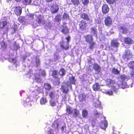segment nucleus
<instances>
[{
	"label": "nucleus",
	"instance_id": "f257e3e1",
	"mask_svg": "<svg viewBox=\"0 0 134 134\" xmlns=\"http://www.w3.org/2000/svg\"><path fill=\"white\" fill-rule=\"evenodd\" d=\"M85 41L89 44V48L93 49L94 48L96 44L95 42L93 41L92 36L90 35H87L84 36Z\"/></svg>",
	"mask_w": 134,
	"mask_h": 134
},
{
	"label": "nucleus",
	"instance_id": "f03ea898",
	"mask_svg": "<svg viewBox=\"0 0 134 134\" xmlns=\"http://www.w3.org/2000/svg\"><path fill=\"white\" fill-rule=\"evenodd\" d=\"M79 28L82 31H85L88 26V23L85 20H82L80 21L79 24Z\"/></svg>",
	"mask_w": 134,
	"mask_h": 134
},
{
	"label": "nucleus",
	"instance_id": "7ed1b4c3",
	"mask_svg": "<svg viewBox=\"0 0 134 134\" xmlns=\"http://www.w3.org/2000/svg\"><path fill=\"white\" fill-rule=\"evenodd\" d=\"M104 22L105 25L108 27L111 26L113 22L111 18L109 16H107L105 18Z\"/></svg>",
	"mask_w": 134,
	"mask_h": 134
},
{
	"label": "nucleus",
	"instance_id": "20e7f679",
	"mask_svg": "<svg viewBox=\"0 0 134 134\" xmlns=\"http://www.w3.org/2000/svg\"><path fill=\"white\" fill-rule=\"evenodd\" d=\"M125 58L127 59H129L132 58L133 55L130 49H127L125 51V54L124 55Z\"/></svg>",
	"mask_w": 134,
	"mask_h": 134
},
{
	"label": "nucleus",
	"instance_id": "39448f33",
	"mask_svg": "<svg viewBox=\"0 0 134 134\" xmlns=\"http://www.w3.org/2000/svg\"><path fill=\"white\" fill-rule=\"evenodd\" d=\"M65 42L64 41H62L59 43L60 44V46L61 48L63 49L67 50L69 48V44L66 43L65 44Z\"/></svg>",
	"mask_w": 134,
	"mask_h": 134
},
{
	"label": "nucleus",
	"instance_id": "423d86ee",
	"mask_svg": "<svg viewBox=\"0 0 134 134\" xmlns=\"http://www.w3.org/2000/svg\"><path fill=\"white\" fill-rule=\"evenodd\" d=\"M105 82L106 85L109 87L112 85H114L116 83L115 80L109 78L107 79L106 80Z\"/></svg>",
	"mask_w": 134,
	"mask_h": 134
},
{
	"label": "nucleus",
	"instance_id": "0eeeda50",
	"mask_svg": "<svg viewBox=\"0 0 134 134\" xmlns=\"http://www.w3.org/2000/svg\"><path fill=\"white\" fill-rule=\"evenodd\" d=\"M119 44V43L116 39L112 40L110 42L111 46L113 48H118Z\"/></svg>",
	"mask_w": 134,
	"mask_h": 134
},
{
	"label": "nucleus",
	"instance_id": "6e6552de",
	"mask_svg": "<svg viewBox=\"0 0 134 134\" xmlns=\"http://www.w3.org/2000/svg\"><path fill=\"white\" fill-rule=\"evenodd\" d=\"M22 8L20 6H16L14 7V12L17 16H20L22 13Z\"/></svg>",
	"mask_w": 134,
	"mask_h": 134
},
{
	"label": "nucleus",
	"instance_id": "1a4fd4ad",
	"mask_svg": "<svg viewBox=\"0 0 134 134\" xmlns=\"http://www.w3.org/2000/svg\"><path fill=\"white\" fill-rule=\"evenodd\" d=\"M62 27L61 31V32L65 35H67L69 33V29L66 26H62Z\"/></svg>",
	"mask_w": 134,
	"mask_h": 134
},
{
	"label": "nucleus",
	"instance_id": "9d476101",
	"mask_svg": "<svg viewBox=\"0 0 134 134\" xmlns=\"http://www.w3.org/2000/svg\"><path fill=\"white\" fill-rule=\"evenodd\" d=\"M119 29L123 34H127L129 32L128 29L125 25L121 26L119 28Z\"/></svg>",
	"mask_w": 134,
	"mask_h": 134
},
{
	"label": "nucleus",
	"instance_id": "9b49d317",
	"mask_svg": "<svg viewBox=\"0 0 134 134\" xmlns=\"http://www.w3.org/2000/svg\"><path fill=\"white\" fill-rule=\"evenodd\" d=\"M102 12L103 14H105L108 13L109 10V8L107 4H103L102 8Z\"/></svg>",
	"mask_w": 134,
	"mask_h": 134
},
{
	"label": "nucleus",
	"instance_id": "f8f14e48",
	"mask_svg": "<svg viewBox=\"0 0 134 134\" xmlns=\"http://www.w3.org/2000/svg\"><path fill=\"white\" fill-rule=\"evenodd\" d=\"M66 85V86L65 85H62L60 88V90L62 92L65 93H67L69 91L68 87L69 86V85L67 84Z\"/></svg>",
	"mask_w": 134,
	"mask_h": 134
},
{
	"label": "nucleus",
	"instance_id": "ddd939ff",
	"mask_svg": "<svg viewBox=\"0 0 134 134\" xmlns=\"http://www.w3.org/2000/svg\"><path fill=\"white\" fill-rule=\"evenodd\" d=\"M80 17L83 20H85L86 21H89L90 19L88 14L85 13H83L81 14Z\"/></svg>",
	"mask_w": 134,
	"mask_h": 134
},
{
	"label": "nucleus",
	"instance_id": "4468645a",
	"mask_svg": "<svg viewBox=\"0 0 134 134\" xmlns=\"http://www.w3.org/2000/svg\"><path fill=\"white\" fill-rule=\"evenodd\" d=\"M124 41L125 43L128 44H132L133 42V40L129 37L124 38Z\"/></svg>",
	"mask_w": 134,
	"mask_h": 134
},
{
	"label": "nucleus",
	"instance_id": "2eb2a0df",
	"mask_svg": "<svg viewBox=\"0 0 134 134\" xmlns=\"http://www.w3.org/2000/svg\"><path fill=\"white\" fill-rule=\"evenodd\" d=\"M108 126V123L107 121H102L100 124V128L103 129H106Z\"/></svg>",
	"mask_w": 134,
	"mask_h": 134
},
{
	"label": "nucleus",
	"instance_id": "dca6fc26",
	"mask_svg": "<svg viewBox=\"0 0 134 134\" xmlns=\"http://www.w3.org/2000/svg\"><path fill=\"white\" fill-rule=\"evenodd\" d=\"M92 88L94 91H98L99 90L100 85H99V83H96L93 85Z\"/></svg>",
	"mask_w": 134,
	"mask_h": 134
},
{
	"label": "nucleus",
	"instance_id": "f3484780",
	"mask_svg": "<svg viewBox=\"0 0 134 134\" xmlns=\"http://www.w3.org/2000/svg\"><path fill=\"white\" fill-rule=\"evenodd\" d=\"M34 79L37 81H41V75L39 73H36L34 74Z\"/></svg>",
	"mask_w": 134,
	"mask_h": 134
},
{
	"label": "nucleus",
	"instance_id": "a211bd4d",
	"mask_svg": "<svg viewBox=\"0 0 134 134\" xmlns=\"http://www.w3.org/2000/svg\"><path fill=\"white\" fill-rule=\"evenodd\" d=\"M78 98L80 101L83 102L85 100L86 96L83 94L81 93L79 95Z\"/></svg>",
	"mask_w": 134,
	"mask_h": 134
},
{
	"label": "nucleus",
	"instance_id": "6ab92c4d",
	"mask_svg": "<svg viewBox=\"0 0 134 134\" xmlns=\"http://www.w3.org/2000/svg\"><path fill=\"white\" fill-rule=\"evenodd\" d=\"M73 110L70 107H67L66 109V114L67 115H71L72 113Z\"/></svg>",
	"mask_w": 134,
	"mask_h": 134
},
{
	"label": "nucleus",
	"instance_id": "aec40b11",
	"mask_svg": "<svg viewBox=\"0 0 134 134\" xmlns=\"http://www.w3.org/2000/svg\"><path fill=\"white\" fill-rule=\"evenodd\" d=\"M93 68L94 70L97 71H99L100 70V68L97 63H94L93 64Z\"/></svg>",
	"mask_w": 134,
	"mask_h": 134
},
{
	"label": "nucleus",
	"instance_id": "412c9836",
	"mask_svg": "<svg viewBox=\"0 0 134 134\" xmlns=\"http://www.w3.org/2000/svg\"><path fill=\"white\" fill-rule=\"evenodd\" d=\"M44 88L46 90H49L52 88L51 86L49 83H45L44 84Z\"/></svg>",
	"mask_w": 134,
	"mask_h": 134
},
{
	"label": "nucleus",
	"instance_id": "4be33fe9",
	"mask_svg": "<svg viewBox=\"0 0 134 134\" xmlns=\"http://www.w3.org/2000/svg\"><path fill=\"white\" fill-rule=\"evenodd\" d=\"M118 86L120 88L123 89L126 88L127 86L126 82L125 81H121V84H118Z\"/></svg>",
	"mask_w": 134,
	"mask_h": 134
},
{
	"label": "nucleus",
	"instance_id": "5701e85b",
	"mask_svg": "<svg viewBox=\"0 0 134 134\" xmlns=\"http://www.w3.org/2000/svg\"><path fill=\"white\" fill-rule=\"evenodd\" d=\"M58 71L57 70H54L52 71V75L54 78H57L58 77L57 76Z\"/></svg>",
	"mask_w": 134,
	"mask_h": 134
},
{
	"label": "nucleus",
	"instance_id": "b1692460",
	"mask_svg": "<svg viewBox=\"0 0 134 134\" xmlns=\"http://www.w3.org/2000/svg\"><path fill=\"white\" fill-rule=\"evenodd\" d=\"M74 113L73 114V116L75 117H77L79 114V111L77 109L75 108L73 109Z\"/></svg>",
	"mask_w": 134,
	"mask_h": 134
},
{
	"label": "nucleus",
	"instance_id": "393cba45",
	"mask_svg": "<svg viewBox=\"0 0 134 134\" xmlns=\"http://www.w3.org/2000/svg\"><path fill=\"white\" fill-rule=\"evenodd\" d=\"M70 82L72 84H75L76 80L74 76L70 77L69 79Z\"/></svg>",
	"mask_w": 134,
	"mask_h": 134
},
{
	"label": "nucleus",
	"instance_id": "a878e982",
	"mask_svg": "<svg viewBox=\"0 0 134 134\" xmlns=\"http://www.w3.org/2000/svg\"><path fill=\"white\" fill-rule=\"evenodd\" d=\"M72 4L75 6H78L80 4L79 0H71Z\"/></svg>",
	"mask_w": 134,
	"mask_h": 134
},
{
	"label": "nucleus",
	"instance_id": "bb28decb",
	"mask_svg": "<svg viewBox=\"0 0 134 134\" xmlns=\"http://www.w3.org/2000/svg\"><path fill=\"white\" fill-rule=\"evenodd\" d=\"M37 21L39 24H41L42 21V18L41 15H38L37 18Z\"/></svg>",
	"mask_w": 134,
	"mask_h": 134
},
{
	"label": "nucleus",
	"instance_id": "cd10ccee",
	"mask_svg": "<svg viewBox=\"0 0 134 134\" xmlns=\"http://www.w3.org/2000/svg\"><path fill=\"white\" fill-rule=\"evenodd\" d=\"M7 22L6 21H2L0 22V28H2L7 24Z\"/></svg>",
	"mask_w": 134,
	"mask_h": 134
},
{
	"label": "nucleus",
	"instance_id": "c85d7f7f",
	"mask_svg": "<svg viewBox=\"0 0 134 134\" xmlns=\"http://www.w3.org/2000/svg\"><path fill=\"white\" fill-rule=\"evenodd\" d=\"M61 16L60 14H57L55 16V20L57 22H59L61 21Z\"/></svg>",
	"mask_w": 134,
	"mask_h": 134
},
{
	"label": "nucleus",
	"instance_id": "c756f323",
	"mask_svg": "<svg viewBox=\"0 0 134 134\" xmlns=\"http://www.w3.org/2000/svg\"><path fill=\"white\" fill-rule=\"evenodd\" d=\"M57 79V80H55L53 81V83L54 85H59L60 83V78L58 77Z\"/></svg>",
	"mask_w": 134,
	"mask_h": 134
},
{
	"label": "nucleus",
	"instance_id": "7c9ffc66",
	"mask_svg": "<svg viewBox=\"0 0 134 134\" xmlns=\"http://www.w3.org/2000/svg\"><path fill=\"white\" fill-rule=\"evenodd\" d=\"M112 72L114 74L117 75L120 74V71H119L117 69L113 68L112 69Z\"/></svg>",
	"mask_w": 134,
	"mask_h": 134
},
{
	"label": "nucleus",
	"instance_id": "2f4dec72",
	"mask_svg": "<svg viewBox=\"0 0 134 134\" xmlns=\"http://www.w3.org/2000/svg\"><path fill=\"white\" fill-rule=\"evenodd\" d=\"M88 113L87 110L83 109L82 111V115L83 118H86L88 115Z\"/></svg>",
	"mask_w": 134,
	"mask_h": 134
},
{
	"label": "nucleus",
	"instance_id": "473e14b6",
	"mask_svg": "<svg viewBox=\"0 0 134 134\" xmlns=\"http://www.w3.org/2000/svg\"><path fill=\"white\" fill-rule=\"evenodd\" d=\"M59 72L61 76H63L65 74V71L63 68H62L60 69Z\"/></svg>",
	"mask_w": 134,
	"mask_h": 134
},
{
	"label": "nucleus",
	"instance_id": "72a5a7b5",
	"mask_svg": "<svg viewBox=\"0 0 134 134\" xmlns=\"http://www.w3.org/2000/svg\"><path fill=\"white\" fill-rule=\"evenodd\" d=\"M128 66L130 68L134 70V61H131L129 63Z\"/></svg>",
	"mask_w": 134,
	"mask_h": 134
},
{
	"label": "nucleus",
	"instance_id": "f704fd0d",
	"mask_svg": "<svg viewBox=\"0 0 134 134\" xmlns=\"http://www.w3.org/2000/svg\"><path fill=\"white\" fill-rule=\"evenodd\" d=\"M47 101L46 98H42L40 99V103L41 104H44L47 102Z\"/></svg>",
	"mask_w": 134,
	"mask_h": 134
},
{
	"label": "nucleus",
	"instance_id": "c9c22d12",
	"mask_svg": "<svg viewBox=\"0 0 134 134\" xmlns=\"http://www.w3.org/2000/svg\"><path fill=\"white\" fill-rule=\"evenodd\" d=\"M49 96L51 99H53L55 98L54 92L53 91H51L49 94Z\"/></svg>",
	"mask_w": 134,
	"mask_h": 134
},
{
	"label": "nucleus",
	"instance_id": "e433bc0d",
	"mask_svg": "<svg viewBox=\"0 0 134 134\" xmlns=\"http://www.w3.org/2000/svg\"><path fill=\"white\" fill-rule=\"evenodd\" d=\"M31 0H23V2L26 5L30 4L31 2Z\"/></svg>",
	"mask_w": 134,
	"mask_h": 134
},
{
	"label": "nucleus",
	"instance_id": "4c0bfd02",
	"mask_svg": "<svg viewBox=\"0 0 134 134\" xmlns=\"http://www.w3.org/2000/svg\"><path fill=\"white\" fill-rule=\"evenodd\" d=\"M119 78L122 80V81H125L127 78V77L124 75H123L120 76Z\"/></svg>",
	"mask_w": 134,
	"mask_h": 134
},
{
	"label": "nucleus",
	"instance_id": "58836bf2",
	"mask_svg": "<svg viewBox=\"0 0 134 134\" xmlns=\"http://www.w3.org/2000/svg\"><path fill=\"white\" fill-rule=\"evenodd\" d=\"M25 18L24 16H19L18 18V21L20 23L23 22L24 21Z\"/></svg>",
	"mask_w": 134,
	"mask_h": 134
},
{
	"label": "nucleus",
	"instance_id": "ea45409f",
	"mask_svg": "<svg viewBox=\"0 0 134 134\" xmlns=\"http://www.w3.org/2000/svg\"><path fill=\"white\" fill-rule=\"evenodd\" d=\"M107 2L109 4H112L115 2L116 0H106Z\"/></svg>",
	"mask_w": 134,
	"mask_h": 134
},
{
	"label": "nucleus",
	"instance_id": "a19ab883",
	"mask_svg": "<svg viewBox=\"0 0 134 134\" xmlns=\"http://www.w3.org/2000/svg\"><path fill=\"white\" fill-rule=\"evenodd\" d=\"M82 3L83 4L85 5L87 4L89 2V0H82Z\"/></svg>",
	"mask_w": 134,
	"mask_h": 134
},
{
	"label": "nucleus",
	"instance_id": "79ce46f5",
	"mask_svg": "<svg viewBox=\"0 0 134 134\" xmlns=\"http://www.w3.org/2000/svg\"><path fill=\"white\" fill-rule=\"evenodd\" d=\"M69 16L66 13H64L63 15V18L64 19H67L69 18Z\"/></svg>",
	"mask_w": 134,
	"mask_h": 134
},
{
	"label": "nucleus",
	"instance_id": "37998d69",
	"mask_svg": "<svg viewBox=\"0 0 134 134\" xmlns=\"http://www.w3.org/2000/svg\"><path fill=\"white\" fill-rule=\"evenodd\" d=\"M36 66L37 67L40 65V60L38 58H36Z\"/></svg>",
	"mask_w": 134,
	"mask_h": 134
},
{
	"label": "nucleus",
	"instance_id": "c03bdc74",
	"mask_svg": "<svg viewBox=\"0 0 134 134\" xmlns=\"http://www.w3.org/2000/svg\"><path fill=\"white\" fill-rule=\"evenodd\" d=\"M49 102L51 106L53 107L55 105L56 102L55 101H52V100H50Z\"/></svg>",
	"mask_w": 134,
	"mask_h": 134
},
{
	"label": "nucleus",
	"instance_id": "a18cd8bd",
	"mask_svg": "<svg viewBox=\"0 0 134 134\" xmlns=\"http://www.w3.org/2000/svg\"><path fill=\"white\" fill-rule=\"evenodd\" d=\"M40 73L42 77H44L45 76L46 73L44 71L42 70L41 71Z\"/></svg>",
	"mask_w": 134,
	"mask_h": 134
},
{
	"label": "nucleus",
	"instance_id": "49530a36",
	"mask_svg": "<svg viewBox=\"0 0 134 134\" xmlns=\"http://www.w3.org/2000/svg\"><path fill=\"white\" fill-rule=\"evenodd\" d=\"M59 10V8H58L57 9H55L54 10H52L51 11V13L52 14H55L58 12Z\"/></svg>",
	"mask_w": 134,
	"mask_h": 134
},
{
	"label": "nucleus",
	"instance_id": "de8ad7c7",
	"mask_svg": "<svg viewBox=\"0 0 134 134\" xmlns=\"http://www.w3.org/2000/svg\"><path fill=\"white\" fill-rule=\"evenodd\" d=\"M106 94L109 95H111L113 94L112 91H108L106 92Z\"/></svg>",
	"mask_w": 134,
	"mask_h": 134
},
{
	"label": "nucleus",
	"instance_id": "09e8293b",
	"mask_svg": "<svg viewBox=\"0 0 134 134\" xmlns=\"http://www.w3.org/2000/svg\"><path fill=\"white\" fill-rule=\"evenodd\" d=\"M56 125H57L56 127L57 128H58L59 126V124L58 123L55 122H54L52 124V127H54V126Z\"/></svg>",
	"mask_w": 134,
	"mask_h": 134
},
{
	"label": "nucleus",
	"instance_id": "8fccbe9b",
	"mask_svg": "<svg viewBox=\"0 0 134 134\" xmlns=\"http://www.w3.org/2000/svg\"><path fill=\"white\" fill-rule=\"evenodd\" d=\"M70 37L69 36H68L65 38V39L67 40V43L69 44V42L70 41Z\"/></svg>",
	"mask_w": 134,
	"mask_h": 134
},
{
	"label": "nucleus",
	"instance_id": "3c124183",
	"mask_svg": "<svg viewBox=\"0 0 134 134\" xmlns=\"http://www.w3.org/2000/svg\"><path fill=\"white\" fill-rule=\"evenodd\" d=\"M91 30L92 32H96V30L94 27H92L91 29Z\"/></svg>",
	"mask_w": 134,
	"mask_h": 134
},
{
	"label": "nucleus",
	"instance_id": "603ef678",
	"mask_svg": "<svg viewBox=\"0 0 134 134\" xmlns=\"http://www.w3.org/2000/svg\"><path fill=\"white\" fill-rule=\"evenodd\" d=\"M67 98V96L66 95H64V96L62 98V100L63 101H65Z\"/></svg>",
	"mask_w": 134,
	"mask_h": 134
},
{
	"label": "nucleus",
	"instance_id": "864d4df0",
	"mask_svg": "<svg viewBox=\"0 0 134 134\" xmlns=\"http://www.w3.org/2000/svg\"><path fill=\"white\" fill-rule=\"evenodd\" d=\"M111 88L114 91H115V90L116 89V87L115 86L113 85H112L111 86Z\"/></svg>",
	"mask_w": 134,
	"mask_h": 134
},
{
	"label": "nucleus",
	"instance_id": "5fc2aeb1",
	"mask_svg": "<svg viewBox=\"0 0 134 134\" xmlns=\"http://www.w3.org/2000/svg\"><path fill=\"white\" fill-rule=\"evenodd\" d=\"M131 76L132 77H134V71H132L131 72Z\"/></svg>",
	"mask_w": 134,
	"mask_h": 134
},
{
	"label": "nucleus",
	"instance_id": "6e6d98bb",
	"mask_svg": "<svg viewBox=\"0 0 134 134\" xmlns=\"http://www.w3.org/2000/svg\"><path fill=\"white\" fill-rule=\"evenodd\" d=\"M45 0L47 2H51L53 1V0Z\"/></svg>",
	"mask_w": 134,
	"mask_h": 134
},
{
	"label": "nucleus",
	"instance_id": "4d7b16f0",
	"mask_svg": "<svg viewBox=\"0 0 134 134\" xmlns=\"http://www.w3.org/2000/svg\"><path fill=\"white\" fill-rule=\"evenodd\" d=\"M29 16L30 17H32V18H33L34 16V14H30V15Z\"/></svg>",
	"mask_w": 134,
	"mask_h": 134
},
{
	"label": "nucleus",
	"instance_id": "13d9d810",
	"mask_svg": "<svg viewBox=\"0 0 134 134\" xmlns=\"http://www.w3.org/2000/svg\"><path fill=\"white\" fill-rule=\"evenodd\" d=\"M65 127V126H63L62 127L61 129L62 131H63L64 130V128Z\"/></svg>",
	"mask_w": 134,
	"mask_h": 134
},
{
	"label": "nucleus",
	"instance_id": "bf43d9fd",
	"mask_svg": "<svg viewBox=\"0 0 134 134\" xmlns=\"http://www.w3.org/2000/svg\"><path fill=\"white\" fill-rule=\"evenodd\" d=\"M11 59L13 61H14L15 60V59L14 58H12Z\"/></svg>",
	"mask_w": 134,
	"mask_h": 134
},
{
	"label": "nucleus",
	"instance_id": "052dcab7",
	"mask_svg": "<svg viewBox=\"0 0 134 134\" xmlns=\"http://www.w3.org/2000/svg\"><path fill=\"white\" fill-rule=\"evenodd\" d=\"M16 2H19L21 1V0H15Z\"/></svg>",
	"mask_w": 134,
	"mask_h": 134
},
{
	"label": "nucleus",
	"instance_id": "680f3d73",
	"mask_svg": "<svg viewBox=\"0 0 134 134\" xmlns=\"http://www.w3.org/2000/svg\"><path fill=\"white\" fill-rule=\"evenodd\" d=\"M95 106L96 107H97V106L96 105V103H95Z\"/></svg>",
	"mask_w": 134,
	"mask_h": 134
}]
</instances>
